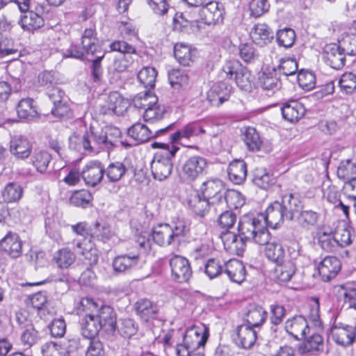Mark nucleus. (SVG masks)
<instances>
[{
    "mask_svg": "<svg viewBox=\"0 0 356 356\" xmlns=\"http://www.w3.org/2000/svg\"><path fill=\"white\" fill-rule=\"evenodd\" d=\"M121 136L120 130L114 126L104 128L91 127L82 138V145L85 150L98 152L99 149H111Z\"/></svg>",
    "mask_w": 356,
    "mask_h": 356,
    "instance_id": "nucleus-1",
    "label": "nucleus"
},
{
    "mask_svg": "<svg viewBox=\"0 0 356 356\" xmlns=\"http://www.w3.org/2000/svg\"><path fill=\"white\" fill-rule=\"evenodd\" d=\"M239 233L245 238L246 241H252L260 245L268 243L270 234L265 227L263 213L257 216L247 215L243 216L238 222Z\"/></svg>",
    "mask_w": 356,
    "mask_h": 356,
    "instance_id": "nucleus-2",
    "label": "nucleus"
},
{
    "mask_svg": "<svg viewBox=\"0 0 356 356\" xmlns=\"http://www.w3.org/2000/svg\"><path fill=\"white\" fill-rule=\"evenodd\" d=\"M81 44L86 51V55L94 57V58H88L92 61V76L95 81H99L103 74L101 61L104 57V52L97 38L95 29H85L81 37Z\"/></svg>",
    "mask_w": 356,
    "mask_h": 356,
    "instance_id": "nucleus-3",
    "label": "nucleus"
},
{
    "mask_svg": "<svg viewBox=\"0 0 356 356\" xmlns=\"http://www.w3.org/2000/svg\"><path fill=\"white\" fill-rule=\"evenodd\" d=\"M188 232L186 222L177 219L171 224L159 223L152 229V240L160 246H166L175 242H179Z\"/></svg>",
    "mask_w": 356,
    "mask_h": 356,
    "instance_id": "nucleus-4",
    "label": "nucleus"
},
{
    "mask_svg": "<svg viewBox=\"0 0 356 356\" xmlns=\"http://www.w3.org/2000/svg\"><path fill=\"white\" fill-rule=\"evenodd\" d=\"M178 150V147L172 146L170 149H165L154 154L151 162V171L155 179L163 181L171 175L172 160Z\"/></svg>",
    "mask_w": 356,
    "mask_h": 356,
    "instance_id": "nucleus-5",
    "label": "nucleus"
},
{
    "mask_svg": "<svg viewBox=\"0 0 356 356\" xmlns=\"http://www.w3.org/2000/svg\"><path fill=\"white\" fill-rule=\"evenodd\" d=\"M219 76L223 79L234 80L241 89L250 88V72L237 60H227L222 67Z\"/></svg>",
    "mask_w": 356,
    "mask_h": 356,
    "instance_id": "nucleus-6",
    "label": "nucleus"
},
{
    "mask_svg": "<svg viewBox=\"0 0 356 356\" xmlns=\"http://www.w3.org/2000/svg\"><path fill=\"white\" fill-rule=\"evenodd\" d=\"M209 337V330L204 324L194 325L188 327L184 335L183 344H178L176 352L185 348L188 352L193 353L201 346H204Z\"/></svg>",
    "mask_w": 356,
    "mask_h": 356,
    "instance_id": "nucleus-7",
    "label": "nucleus"
},
{
    "mask_svg": "<svg viewBox=\"0 0 356 356\" xmlns=\"http://www.w3.org/2000/svg\"><path fill=\"white\" fill-rule=\"evenodd\" d=\"M47 94L54 104L51 113L58 118L67 115L70 108L69 99L65 92L60 87L56 86L47 87Z\"/></svg>",
    "mask_w": 356,
    "mask_h": 356,
    "instance_id": "nucleus-8",
    "label": "nucleus"
},
{
    "mask_svg": "<svg viewBox=\"0 0 356 356\" xmlns=\"http://www.w3.org/2000/svg\"><path fill=\"white\" fill-rule=\"evenodd\" d=\"M95 315L103 332L108 338H113L117 328V316L114 309L110 306L102 305Z\"/></svg>",
    "mask_w": 356,
    "mask_h": 356,
    "instance_id": "nucleus-9",
    "label": "nucleus"
},
{
    "mask_svg": "<svg viewBox=\"0 0 356 356\" xmlns=\"http://www.w3.org/2000/svg\"><path fill=\"white\" fill-rule=\"evenodd\" d=\"M207 161L200 156H192L188 158L181 167L184 178L188 181H194L202 175L207 168Z\"/></svg>",
    "mask_w": 356,
    "mask_h": 356,
    "instance_id": "nucleus-10",
    "label": "nucleus"
},
{
    "mask_svg": "<svg viewBox=\"0 0 356 356\" xmlns=\"http://www.w3.org/2000/svg\"><path fill=\"white\" fill-rule=\"evenodd\" d=\"M172 279L179 283L189 280L192 270L188 259L179 255H174L169 260Z\"/></svg>",
    "mask_w": 356,
    "mask_h": 356,
    "instance_id": "nucleus-11",
    "label": "nucleus"
},
{
    "mask_svg": "<svg viewBox=\"0 0 356 356\" xmlns=\"http://www.w3.org/2000/svg\"><path fill=\"white\" fill-rule=\"evenodd\" d=\"M346 54L340 44L330 43L323 49V58L326 64L334 70H341L346 63Z\"/></svg>",
    "mask_w": 356,
    "mask_h": 356,
    "instance_id": "nucleus-12",
    "label": "nucleus"
},
{
    "mask_svg": "<svg viewBox=\"0 0 356 356\" xmlns=\"http://www.w3.org/2000/svg\"><path fill=\"white\" fill-rule=\"evenodd\" d=\"M222 10L219 7V3L216 1H210L200 9V19H190L191 23L197 22L199 20L202 23L211 25L222 22L223 19ZM188 21V19H186Z\"/></svg>",
    "mask_w": 356,
    "mask_h": 356,
    "instance_id": "nucleus-13",
    "label": "nucleus"
},
{
    "mask_svg": "<svg viewBox=\"0 0 356 356\" xmlns=\"http://www.w3.org/2000/svg\"><path fill=\"white\" fill-rule=\"evenodd\" d=\"M104 167L99 161L88 163L81 170V177L85 184L91 187L98 185L103 179Z\"/></svg>",
    "mask_w": 356,
    "mask_h": 356,
    "instance_id": "nucleus-14",
    "label": "nucleus"
},
{
    "mask_svg": "<svg viewBox=\"0 0 356 356\" xmlns=\"http://www.w3.org/2000/svg\"><path fill=\"white\" fill-rule=\"evenodd\" d=\"M201 190L202 196L211 202V207L214 210L215 207H218L225 192L222 182L219 180L204 181Z\"/></svg>",
    "mask_w": 356,
    "mask_h": 356,
    "instance_id": "nucleus-15",
    "label": "nucleus"
},
{
    "mask_svg": "<svg viewBox=\"0 0 356 356\" xmlns=\"http://www.w3.org/2000/svg\"><path fill=\"white\" fill-rule=\"evenodd\" d=\"M171 125L156 130L154 134L144 124L137 122L128 129V135L138 143L148 141L151 138L157 137L160 134L167 131Z\"/></svg>",
    "mask_w": 356,
    "mask_h": 356,
    "instance_id": "nucleus-16",
    "label": "nucleus"
},
{
    "mask_svg": "<svg viewBox=\"0 0 356 356\" xmlns=\"http://www.w3.org/2000/svg\"><path fill=\"white\" fill-rule=\"evenodd\" d=\"M128 102L121 95L116 92H111L108 95L105 104L102 106L103 114L122 115L127 108Z\"/></svg>",
    "mask_w": 356,
    "mask_h": 356,
    "instance_id": "nucleus-17",
    "label": "nucleus"
},
{
    "mask_svg": "<svg viewBox=\"0 0 356 356\" xmlns=\"http://www.w3.org/2000/svg\"><path fill=\"white\" fill-rule=\"evenodd\" d=\"M22 241L16 234L9 232L0 241V251L5 252L11 258L15 259L22 253Z\"/></svg>",
    "mask_w": 356,
    "mask_h": 356,
    "instance_id": "nucleus-18",
    "label": "nucleus"
},
{
    "mask_svg": "<svg viewBox=\"0 0 356 356\" xmlns=\"http://www.w3.org/2000/svg\"><path fill=\"white\" fill-rule=\"evenodd\" d=\"M110 48L112 51H119L124 55V59L116 60L115 63L117 70L120 72L125 70L132 63L133 60L129 61L128 60L129 55L136 54L135 47L124 40H115L113 42L110 44Z\"/></svg>",
    "mask_w": 356,
    "mask_h": 356,
    "instance_id": "nucleus-19",
    "label": "nucleus"
},
{
    "mask_svg": "<svg viewBox=\"0 0 356 356\" xmlns=\"http://www.w3.org/2000/svg\"><path fill=\"white\" fill-rule=\"evenodd\" d=\"M286 331L296 339H300L310 331L307 319L302 316H297L289 319L285 323Z\"/></svg>",
    "mask_w": 356,
    "mask_h": 356,
    "instance_id": "nucleus-20",
    "label": "nucleus"
},
{
    "mask_svg": "<svg viewBox=\"0 0 356 356\" xmlns=\"http://www.w3.org/2000/svg\"><path fill=\"white\" fill-rule=\"evenodd\" d=\"M341 269V262L335 257H326L319 264L318 270L324 282L334 278Z\"/></svg>",
    "mask_w": 356,
    "mask_h": 356,
    "instance_id": "nucleus-21",
    "label": "nucleus"
},
{
    "mask_svg": "<svg viewBox=\"0 0 356 356\" xmlns=\"http://www.w3.org/2000/svg\"><path fill=\"white\" fill-rule=\"evenodd\" d=\"M10 152L17 159H26L31 154L32 144L24 136H15L10 140Z\"/></svg>",
    "mask_w": 356,
    "mask_h": 356,
    "instance_id": "nucleus-22",
    "label": "nucleus"
},
{
    "mask_svg": "<svg viewBox=\"0 0 356 356\" xmlns=\"http://www.w3.org/2000/svg\"><path fill=\"white\" fill-rule=\"evenodd\" d=\"M245 204L244 196L238 191L230 189L224 192L222 200L215 211L225 210L226 208L237 209Z\"/></svg>",
    "mask_w": 356,
    "mask_h": 356,
    "instance_id": "nucleus-23",
    "label": "nucleus"
},
{
    "mask_svg": "<svg viewBox=\"0 0 356 356\" xmlns=\"http://www.w3.org/2000/svg\"><path fill=\"white\" fill-rule=\"evenodd\" d=\"M75 247L78 249V253L83 256V262L89 267H92L97 264L99 255L98 250L93 247V244L90 240L86 238L81 241L75 243Z\"/></svg>",
    "mask_w": 356,
    "mask_h": 356,
    "instance_id": "nucleus-24",
    "label": "nucleus"
},
{
    "mask_svg": "<svg viewBox=\"0 0 356 356\" xmlns=\"http://www.w3.org/2000/svg\"><path fill=\"white\" fill-rule=\"evenodd\" d=\"M257 338V332L248 325H241L237 327L236 343L245 349L250 348Z\"/></svg>",
    "mask_w": 356,
    "mask_h": 356,
    "instance_id": "nucleus-25",
    "label": "nucleus"
},
{
    "mask_svg": "<svg viewBox=\"0 0 356 356\" xmlns=\"http://www.w3.org/2000/svg\"><path fill=\"white\" fill-rule=\"evenodd\" d=\"M324 340L321 334L313 333L298 346V352L301 354L316 355L323 352Z\"/></svg>",
    "mask_w": 356,
    "mask_h": 356,
    "instance_id": "nucleus-26",
    "label": "nucleus"
},
{
    "mask_svg": "<svg viewBox=\"0 0 356 356\" xmlns=\"http://www.w3.org/2000/svg\"><path fill=\"white\" fill-rule=\"evenodd\" d=\"M263 217L265 220V227L268 225L273 229H276L286 219L285 213L282 209L278 201L274 202L266 209V213L263 214Z\"/></svg>",
    "mask_w": 356,
    "mask_h": 356,
    "instance_id": "nucleus-27",
    "label": "nucleus"
},
{
    "mask_svg": "<svg viewBox=\"0 0 356 356\" xmlns=\"http://www.w3.org/2000/svg\"><path fill=\"white\" fill-rule=\"evenodd\" d=\"M305 108L297 100H289L282 107V114L286 120L293 122L298 121L305 114Z\"/></svg>",
    "mask_w": 356,
    "mask_h": 356,
    "instance_id": "nucleus-28",
    "label": "nucleus"
},
{
    "mask_svg": "<svg viewBox=\"0 0 356 356\" xmlns=\"http://www.w3.org/2000/svg\"><path fill=\"white\" fill-rule=\"evenodd\" d=\"M17 113L20 119L27 122L35 121L40 118V114L31 98L21 99L17 106Z\"/></svg>",
    "mask_w": 356,
    "mask_h": 356,
    "instance_id": "nucleus-29",
    "label": "nucleus"
},
{
    "mask_svg": "<svg viewBox=\"0 0 356 356\" xmlns=\"http://www.w3.org/2000/svg\"><path fill=\"white\" fill-rule=\"evenodd\" d=\"M136 314L145 321L156 318L158 313L157 305L147 298L139 299L135 304Z\"/></svg>",
    "mask_w": 356,
    "mask_h": 356,
    "instance_id": "nucleus-30",
    "label": "nucleus"
},
{
    "mask_svg": "<svg viewBox=\"0 0 356 356\" xmlns=\"http://www.w3.org/2000/svg\"><path fill=\"white\" fill-rule=\"evenodd\" d=\"M44 19L42 16L33 11H26L22 13L18 21L19 25L24 31H33L44 25Z\"/></svg>",
    "mask_w": 356,
    "mask_h": 356,
    "instance_id": "nucleus-31",
    "label": "nucleus"
},
{
    "mask_svg": "<svg viewBox=\"0 0 356 356\" xmlns=\"http://www.w3.org/2000/svg\"><path fill=\"white\" fill-rule=\"evenodd\" d=\"M225 273L229 280L238 284L241 283L245 277V268L242 262L238 259H230L225 264Z\"/></svg>",
    "mask_w": 356,
    "mask_h": 356,
    "instance_id": "nucleus-32",
    "label": "nucleus"
},
{
    "mask_svg": "<svg viewBox=\"0 0 356 356\" xmlns=\"http://www.w3.org/2000/svg\"><path fill=\"white\" fill-rule=\"evenodd\" d=\"M250 35L252 41L256 44L261 47L270 42L273 38V33L265 24H255Z\"/></svg>",
    "mask_w": 356,
    "mask_h": 356,
    "instance_id": "nucleus-33",
    "label": "nucleus"
},
{
    "mask_svg": "<svg viewBox=\"0 0 356 356\" xmlns=\"http://www.w3.org/2000/svg\"><path fill=\"white\" fill-rule=\"evenodd\" d=\"M102 330L95 314L88 313L85 315L81 324V334L87 339H93Z\"/></svg>",
    "mask_w": 356,
    "mask_h": 356,
    "instance_id": "nucleus-34",
    "label": "nucleus"
},
{
    "mask_svg": "<svg viewBox=\"0 0 356 356\" xmlns=\"http://www.w3.org/2000/svg\"><path fill=\"white\" fill-rule=\"evenodd\" d=\"M227 173L229 179L235 184H242L246 179L247 165L243 160H236L229 163Z\"/></svg>",
    "mask_w": 356,
    "mask_h": 356,
    "instance_id": "nucleus-35",
    "label": "nucleus"
},
{
    "mask_svg": "<svg viewBox=\"0 0 356 356\" xmlns=\"http://www.w3.org/2000/svg\"><path fill=\"white\" fill-rule=\"evenodd\" d=\"M259 85L265 91L267 95L274 93L275 90L280 88V82L276 76L274 70H266L259 76Z\"/></svg>",
    "mask_w": 356,
    "mask_h": 356,
    "instance_id": "nucleus-36",
    "label": "nucleus"
},
{
    "mask_svg": "<svg viewBox=\"0 0 356 356\" xmlns=\"http://www.w3.org/2000/svg\"><path fill=\"white\" fill-rule=\"evenodd\" d=\"M267 317L266 311L261 306L250 305L245 314L247 325L251 327H259L262 325Z\"/></svg>",
    "mask_w": 356,
    "mask_h": 356,
    "instance_id": "nucleus-37",
    "label": "nucleus"
},
{
    "mask_svg": "<svg viewBox=\"0 0 356 356\" xmlns=\"http://www.w3.org/2000/svg\"><path fill=\"white\" fill-rule=\"evenodd\" d=\"M138 259V254H122L114 258L112 266L115 272L124 273L136 266Z\"/></svg>",
    "mask_w": 356,
    "mask_h": 356,
    "instance_id": "nucleus-38",
    "label": "nucleus"
},
{
    "mask_svg": "<svg viewBox=\"0 0 356 356\" xmlns=\"http://www.w3.org/2000/svg\"><path fill=\"white\" fill-rule=\"evenodd\" d=\"M280 204L284 213H285L286 220H292L295 212L298 211L300 207V201L293 194L287 193L282 196Z\"/></svg>",
    "mask_w": 356,
    "mask_h": 356,
    "instance_id": "nucleus-39",
    "label": "nucleus"
},
{
    "mask_svg": "<svg viewBox=\"0 0 356 356\" xmlns=\"http://www.w3.org/2000/svg\"><path fill=\"white\" fill-rule=\"evenodd\" d=\"M195 136L193 129V123H188L179 130L170 136V138L174 143H178L184 147L197 149V146L189 145L187 140Z\"/></svg>",
    "mask_w": 356,
    "mask_h": 356,
    "instance_id": "nucleus-40",
    "label": "nucleus"
},
{
    "mask_svg": "<svg viewBox=\"0 0 356 356\" xmlns=\"http://www.w3.org/2000/svg\"><path fill=\"white\" fill-rule=\"evenodd\" d=\"M188 204L196 214L203 216L211 207V202L203 197L197 192L190 195L188 200Z\"/></svg>",
    "mask_w": 356,
    "mask_h": 356,
    "instance_id": "nucleus-41",
    "label": "nucleus"
},
{
    "mask_svg": "<svg viewBox=\"0 0 356 356\" xmlns=\"http://www.w3.org/2000/svg\"><path fill=\"white\" fill-rule=\"evenodd\" d=\"M243 140L248 149L252 152L259 151L263 144L259 134L254 127H247L243 132Z\"/></svg>",
    "mask_w": 356,
    "mask_h": 356,
    "instance_id": "nucleus-42",
    "label": "nucleus"
},
{
    "mask_svg": "<svg viewBox=\"0 0 356 356\" xmlns=\"http://www.w3.org/2000/svg\"><path fill=\"white\" fill-rule=\"evenodd\" d=\"M296 264L292 259L277 264L275 268L277 279L280 282L289 281L296 273Z\"/></svg>",
    "mask_w": 356,
    "mask_h": 356,
    "instance_id": "nucleus-43",
    "label": "nucleus"
},
{
    "mask_svg": "<svg viewBox=\"0 0 356 356\" xmlns=\"http://www.w3.org/2000/svg\"><path fill=\"white\" fill-rule=\"evenodd\" d=\"M127 171V166L120 161L111 163L106 168H104L106 177L111 183L120 181Z\"/></svg>",
    "mask_w": 356,
    "mask_h": 356,
    "instance_id": "nucleus-44",
    "label": "nucleus"
},
{
    "mask_svg": "<svg viewBox=\"0 0 356 356\" xmlns=\"http://www.w3.org/2000/svg\"><path fill=\"white\" fill-rule=\"evenodd\" d=\"M51 160V155L46 151H35L31 156V163L35 170L41 173L47 172L48 166Z\"/></svg>",
    "mask_w": 356,
    "mask_h": 356,
    "instance_id": "nucleus-45",
    "label": "nucleus"
},
{
    "mask_svg": "<svg viewBox=\"0 0 356 356\" xmlns=\"http://www.w3.org/2000/svg\"><path fill=\"white\" fill-rule=\"evenodd\" d=\"M265 245H266L265 254L269 260L277 264L286 260L284 249L281 244L275 242L270 243L268 241Z\"/></svg>",
    "mask_w": 356,
    "mask_h": 356,
    "instance_id": "nucleus-46",
    "label": "nucleus"
},
{
    "mask_svg": "<svg viewBox=\"0 0 356 356\" xmlns=\"http://www.w3.org/2000/svg\"><path fill=\"white\" fill-rule=\"evenodd\" d=\"M75 259V254L68 248H62L58 250L54 256V261L58 268L62 269L68 268L74 264Z\"/></svg>",
    "mask_w": 356,
    "mask_h": 356,
    "instance_id": "nucleus-47",
    "label": "nucleus"
},
{
    "mask_svg": "<svg viewBox=\"0 0 356 356\" xmlns=\"http://www.w3.org/2000/svg\"><path fill=\"white\" fill-rule=\"evenodd\" d=\"M337 177L346 181L356 178V162L351 159L341 161L337 171Z\"/></svg>",
    "mask_w": 356,
    "mask_h": 356,
    "instance_id": "nucleus-48",
    "label": "nucleus"
},
{
    "mask_svg": "<svg viewBox=\"0 0 356 356\" xmlns=\"http://www.w3.org/2000/svg\"><path fill=\"white\" fill-rule=\"evenodd\" d=\"M174 55L177 61L184 66H189L193 62V53L187 45L176 44L174 47Z\"/></svg>",
    "mask_w": 356,
    "mask_h": 356,
    "instance_id": "nucleus-49",
    "label": "nucleus"
},
{
    "mask_svg": "<svg viewBox=\"0 0 356 356\" xmlns=\"http://www.w3.org/2000/svg\"><path fill=\"white\" fill-rule=\"evenodd\" d=\"M157 102V97L149 90L139 93L133 99L134 107L144 109V111L147 107H151Z\"/></svg>",
    "mask_w": 356,
    "mask_h": 356,
    "instance_id": "nucleus-50",
    "label": "nucleus"
},
{
    "mask_svg": "<svg viewBox=\"0 0 356 356\" xmlns=\"http://www.w3.org/2000/svg\"><path fill=\"white\" fill-rule=\"evenodd\" d=\"M332 337L337 343L346 346L353 342V327L349 325L345 327L337 328L334 330Z\"/></svg>",
    "mask_w": 356,
    "mask_h": 356,
    "instance_id": "nucleus-51",
    "label": "nucleus"
},
{
    "mask_svg": "<svg viewBox=\"0 0 356 356\" xmlns=\"http://www.w3.org/2000/svg\"><path fill=\"white\" fill-rule=\"evenodd\" d=\"M318 218L319 215L318 213L312 210H303L298 216L297 222L300 227L309 230L316 225Z\"/></svg>",
    "mask_w": 356,
    "mask_h": 356,
    "instance_id": "nucleus-52",
    "label": "nucleus"
},
{
    "mask_svg": "<svg viewBox=\"0 0 356 356\" xmlns=\"http://www.w3.org/2000/svg\"><path fill=\"white\" fill-rule=\"evenodd\" d=\"M92 193L88 190H79L74 191L70 198V203L78 207L86 208L90 205L92 201Z\"/></svg>",
    "mask_w": 356,
    "mask_h": 356,
    "instance_id": "nucleus-53",
    "label": "nucleus"
},
{
    "mask_svg": "<svg viewBox=\"0 0 356 356\" xmlns=\"http://www.w3.org/2000/svg\"><path fill=\"white\" fill-rule=\"evenodd\" d=\"M157 72L154 67H145L138 73V79L145 88L152 89L155 86Z\"/></svg>",
    "mask_w": 356,
    "mask_h": 356,
    "instance_id": "nucleus-54",
    "label": "nucleus"
},
{
    "mask_svg": "<svg viewBox=\"0 0 356 356\" xmlns=\"http://www.w3.org/2000/svg\"><path fill=\"white\" fill-rule=\"evenodd\" d=\"M22 329L23 331L21 334V342L24 346L30 348L38 340V332L30 322L22 325Z\"/></svg>",
    "mask_w": 356,
    "mask_h": 356,
    "instance_id": "nucleus-55",
    "label": "nucleus"
},
{
    "mask_svg": "<svg viewBox=\"0 0 356 356\" xmlns=\"http://www.w3.org/2000/svg\"><path fill=\"white\" fill-rule=\"evenodd\" d=\"M253 182L258 187L267 189L274 184V178L266 169L257 168L254 172Z\"/></svg>",
    "mask_w": 356,
    "mask_h": 356,
    "instance_id": "nucleus-56",
    "label": "nucleus"
},
{
    "mask_svg": "<svg viewBox=\"0 0 356 356\" xmlns=\"http://www.w3.org/2000/svg\"><path fill=\"white\" fill-rule=\"evenodd\" d=\"M23 189L17 183H8L2 191L3 200L7 202L18 201L22 196Z\"/></svg>",
    "mask_w": 356,
    "mask_h": 356,
    "instance_id": "nucleus-57",
    "label": "nucleus"
},
{
    "mask_svg": "<svg viewBox=\"0 0 356 356\" xmlns=\"http://www.w3.org/2000/svg\"><path fill=\"white\" fill-rule=\"evenodd\" d=\"M41 352L43 356H69L67 349L54 341H48L43 344Z\"/></svg>",
    "mask_w": 356,
    "mask_h": 356,
    "instance_id": "nucleus-58",
    "label": "nucleus"
},
{
    "mask_svg": "<svg viewBox=\"0 0 356 356\" xmlns=\"http://www.w3.org/2000/svg\"><path fill=\"white\" fill-rule=\"evenodd\" d=\"M165 110L163 106L156 103L151 107H147L143 113V118L146 122H154L163 118Z\"/></svg>",
    "mask_w": 356,
    "mask_h": 356,
    "instance_id": "nucleus-59",
    "label": "nucleus"
},
{
    "mask_svg": "<svg viewBox=\"0 0 356 356\" xmlns=\"http://www.w3.org/2000/svg\"><path fill=\"white\" fill-rule=\"evenodd\" d=\"M90 235L92 238H97L101 241L108 239L111 236V228L106 223L96 222L90 228Z\"/></svg>",
    "mask_w": 356,
    "mask_h": 356,
    "instance_id": "nucleus-60",
    "label": "nucleus"
},
{
    "mask_svg": "<svg viewBox=\"0 0 356 356\" xmlns=\"http://www.w3.org/2000/svg\"><path fill=\"white\" fill-rule=\"evenodd\" d=\"M341 91L346 94L352 93L356 88V75L352 72L344 73L339 81Z\"/></svg>",
    "mask_w": 356,
    "mask_h": 356,
    "instance_id": "nucleus-61",
    "label": "nucleus"
},
{
    "mask_svg": "<svg viewBox=\"0 0 356 356\" xmlns=\"http://www.w3.org/2000/svg\"><path fill=\"white\" fill-rule=\"evenodd\" d=\"M297 80L300 87L307 91L312 90L316 85V76L312 72L300 71Z\"/></svg>",
    "mask_w": 356,
    "mask_h": 356,
    "instance_id": "nucleus-62",
    "label": "nucleus"
},
{
    "mask_svg": "<svg viewBox=\"0 0 356 356\" xmlns=\"http://www.w3.org/2000/svg\"><path fill=\"white\" fill-rule=\"evenodd\" d=\"M295 38V32L290 28L280 30L277 33V41L278 44L286 48L290 47L293 44Z\"/></svg>",
    "mask_w": 356,
    "mask_h": 356,
    "instance_id": "nucleus-63",
    "label": "nucleus"
},
{
    "mask_svg": "<svg viewBox=\"0 0 356 356\" xmlns=\"http://www.w3.org/2000/svg\"><path fill=\"white\" fill-rule=\"evenodd\" d=\"M168 79L172 87H183L188 84V75L182 70L173 69L168 73Z\"/></svg>",
    "mask_w": 356,
    "mask_h": 356,
    "instance_id": "nucleus-64",
    "label": "nucleus"
}]
</instances>
